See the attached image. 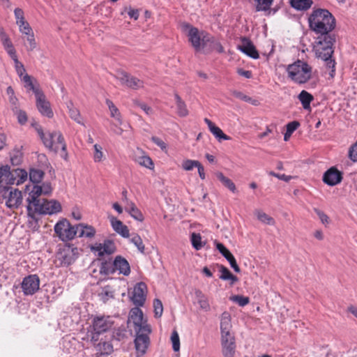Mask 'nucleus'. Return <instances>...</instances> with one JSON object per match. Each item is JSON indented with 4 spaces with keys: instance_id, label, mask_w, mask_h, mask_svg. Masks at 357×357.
<instances>
[{
    "instance_id": "1",
    "label": "nucleus",
    "mask_w": 357,
    "mask_h": 357,
    "mask_svg": "<svg viewBox=\"0 0 357 357\" xmlns=\"http://www.w3.org/2000/svg\"><path fill=\"white\" fill-rule=\"evenodd\" d=\"M53 190L49 181L42 183L41 185H33L26 198L28 202V215L33 218L34 213L52 215L61 211V204L55 200H40V195H50Z\"/></svg>"
},
{
    "instance_id": "2",
    "label": "nucleus",
    "mask_w": 357,
    "mask_h": 357,
    "mask_svg": "<svg viewBox=\"0 0 357 357\" xmlns=\"http://www.w3.org/2000/svg\"><path fill=\"white\" fill-rule=\"evenodd\" d=\"M220 333L223 356L234 357L236 344L235 334L233 331L231 316L229 312H223L220 316Z\"/></svg>"
},
{
    "instance_id": "3",
    "label": "nucleus",
    "mask_w": 357,
    "mask_h": 357,
    "mask_svg": "<svg viewBox=\"0 0 357 357\" xmlns=\"http://www.w3.org/2000/svg\"><path fill=\"white\" fill-rule=\"evenodd\" d=\"M334 42V36L330 33L320 34L317 38L314 45V50L317 57L326 62V67L331 70L329 75L331 77H333L335 73V60L332 59Z\"/></svg>"
},
{
    "instance_id": "4",
    "label": "nucleus",
    "mask_w": 357,
    "mask_h": 357,
    "mask_svg": "<svg viewBox=\"0 0 357 357\" xmlns=\"http://www.w3.org/2000/svg\"><path fill=\"white\" fill-rule=\"evenodd\" d=\"M288 79L293 83L303 85L314 79L316 70L307 61L297 59L291 64L285 66Z\"/></svg>"
},
{
    "instance_id": "5",
    "label": "nucleus",
    "mask_w": 357,
    "mask_h": 357,
    "mask_svg": "<svg viewBox=\"0 0 357 357\" xmlns=\"http://www.w3.org/2000/svg\"><path fill=\"white\" fill-rule=\"evenodd\" d=\"M309 26L317 34L330 33L335 28V19L326 9L314 10L309 18Z\"/></svg>"
},
{
    "instance_id": "6",
    "label": "nucleus",
    "mask_w": 357,
    "mask_h": 357,
    "mask_svg": "<svg viewBox=\"0 0 357 357\" xmlns=\"http://www.w3.org/2000/svg\"><path fill=\"white\" fill-rule=\"evenodd\" d=\"M36 131L47 148L55 152L61 149L65 154L64 158L66 159V145L61 132H54L45 133L41 127L36 128Z\"/></svg>"
},
{
    "instance_id": "7",
    "label": "nucleus",
    "mask_w": 357,
    "mask_h": 357,
    "mask_svg": "<svg viewBox=\"0 0 357 357\" xmlns=\"http://www.w3.org/2000/svg\"><path fill=\"white\" fill-rule=\"evenodd\" d=\"M3 202L10 209L19 208L22 204V195L21 191L13 188H4L1 191Z\"/></svg>"
},
{
    "instance_id": "8",
    "label": "nucleus",
    "mask_w": 357,
    "mask_h": 357,
    "mask_svg": "<svg viewBox=\"0 0 357 357\" xmlns=\"http://www.w3.org/2000/svg\"><path fill=\"white\" fill-rule=\"evenodd\" d=\"M182 31L185 33L188 40L196 51H199L203 47V36H208L204 31H199L197 28L188 23L181 25Z\"/></svg>"
},
{
    "instance_id": "9",
    "label": "nucleus",
    "mask_w": 357,
    "mask_h": 357,
    "mask_svg": "<svg viewBox=\"0 0 357 357\" xmlns=\"http://www.w3.org/2000/svg\"><path fill=\"white\" fill-rule=\"evenodd\" d=\"M54 229L58 237L63 241L72 240L76 236V226L71 225L66 219L59 220L54 225Z\"/></svg>"
},
{
    "instance_id": "10",
    "label": "nucleus",
    "mask_w": 357,
    "mask_h": 357,
    "mask_svg": "<svg viewBox=\"0 0 357 357\" xmlns=\"http://www.w3.org/2000/svg\"><path fill=\"white\" fill-rule=\"evenodd\" d=\"M36 106L38 111L43 116L48 119H52L54 116L51 104L47 100L43 91L36 92Z\"/></svg>"
},
{
    "instance_id": "11",
    "label": "nucleus",
    "mask_w": 357,
    "mask_h": 357,
    "mask_svg": "<svg viewBox=\"0 0 357 357\" xmlns=\"http://www.w3.org/2000/svg\"><path fill=\"white\" fill-rule=\"evenodd\" d=\"M116 77L120 82L121 84L132 89L137 90L144 86L143 81L131 76L126 72H119Z\"/></svg>"
},
{
    "instance_id": "12",
    "label": "nucleus",
    "mask_w": 357,
    "mask_h": 357,
    "mask_svg": "<svg viewBox=\"0 0 357 357\" xmlns=\"http://www.w3.org/2000/svg\"><path fill=\"white\" fill-rule=\"evenodd\" d=\"M130 320L135 324V331L141 330L146 332H151V328L146 321L144 320L143 312L137 306L132 308L130 312Z\"/></svg>"
},
{
    "instance_id": "13",
    "label": "nucleus",
    "mask_w": 357,
    "mask_h": 357,
    "mask_svg": "<svg viewBox=\"0 0 357 357\" xmlns=\"http://www.w3.org/2000/svg\"><path fill=\"white\" fill-rule=\"evenodd\" d=\"M132 158L135 162L150 170H153L155 165L152 159L148 154L142 149L137 148L133 151Z\"/></svg>"
},
{
    "instance_id": "14",
    "label": "nucleus",
    "mask_w": 357,
    "mask_h": 357,
    "mask_svg": "<svg viewBox=\"0 0 357 357\" xmlns=\"http://www.w3.org/2000/svg\"><path fill=\"white\" fill-rule=\"evenodd\" d=\"M147 287L145 283L139 282L133 288L130 299L136 306H142L146 301Z\"/></svg>"
},
{
    "instance_id": "15",
    "label": "nucleus",
    "mask_w": 357,
    "mask_h": 357,
    "mask_svg": "<svg viewBox=\"0 0 357 357\" xmlns=\"http://www.w3.org/2000/svg\"><path fill=\"white\" fill-rule=\"evenodd\" d=\"M136 333L137 335L135 340V344L137 356H143L146 353L149 344V334L151 332L137 330Z\"/></svg>"
},
{
    "instance_id": "16",
    "label": "nucleus",
    "mask_w": 357,
    "mask_h": 357,
    "mask_svg": "<svg viewBox=\"0 0 357 357\" xmlns=\"http://www.w3.org/2000/svg\"><path fill=\"white\" fill-rule=\"evenodd\" d=\"M91 250L99 257L112 255L116 251L115 243L110 240L105 241L102 243H95L90 247Z\"/></svg>"
},
{
    "instance_id": "17",
    "label": "nucleus",
    "mask_w": 357,
    "mask_h": 357,
    "mask_svg": "<svg viewBox=\"0 0 357 357\" xmlns=\"http://www.w3.org/2000/svg\"><path fill=\"white\" fill-rule=\"evenodd\" d=\"M40 280L36 275H30L23 279L22 289L25 295H32L39 289Z\"/></svg>"
},
{
    "instance_id": "18",
    "label": "nucleus",
    "mask_w": 357,
    "mask_h": 357,
    "mask_svg": "<svg viewBox=\"0 0 357 357\" xmlns=\"http://www.w3.org/2000/svg\"><path fill=\"white\" fill-rule=\"evenodd\" d=\"M110 317H96L93 321V328L96 333L101 334L109 331L113 326Z\"/></svg>"
},
{
    "instance_id": "19",
    "label": "nucleus",
    "mask_w": 357,
    "mask_h": 357,
    "mask_svg": "<svg viewBox=\"0 0 357 357\" xmlns=\"http://www.w3.org/2000/svg\"><path fill=\"white\" fill-rule=\"evenodd\" d=\"M78 255V250L76 248L66 247L59 253V259L62 266H69L72 264Z\"/></svg>"
},
{
    "instance_id": "20",
    "label": "nucleus",
    "mask_w": 357,
    "mask_h": 357,
    "mask_svg": "<svg viewBox=\"0 0 357 357\" xmlns=\"http://www.w3.org/2000/svg\"><path fill=\"white\" fill-rule=\"evenodd\" d=\"M15 178L10 172L8 165H3L0 167V187L8 188L7 185L14 184Z\"/></svg>"
},
{
    "instance_id": "21",
    "label": "nucleus",
    "mask_w": 357,
    "mask_h": 357,
    "mask_svg": "<svg viewBox=\"0 0 357 357\" xmlns=\"http://www.w3.org/2000/svg\"><path fill=\"white\" fill-rule=\"evenodd\" d=\"M194 304L197 305L199 308L206 312L211 311V304L208 298L200 289H195L194 291Z\"/></svg>"
},
{
    "instance_id": "22",
    "label": "nucleus",
    "mask_w": 357,
    "mask_h": 357,
    "mask_svg": "<svg viewBox=\"0 0 357 357\" xmlns=\"http://www.w3.org/2000/svg\"><path fill=\"white\" fill-rule=\"evenodd\" d=\"M238 50L248 56L257 59L259 55L251 40L247 38H241V44L238 47Z\"/></svg>"
},
{
    "instance_id": "23",
    "label": "nucleus",
    "mask_w": 357,
    "mask_h": 357,
    "mask_svg": "<svg viewBox=\"0 0 357 357\" xmlns=\"http://www.w3.org/2000/svg\"><path fill=\"white\" fill-rule=\"evenodd\" d=\"M114 271H118L119 274L127 276L130 273V267L128 261L121 256H116L113 261Z\"/></svg>"
},
{
    "instance_id": "24",
    "label": "nucleus",
    "mask_w": 357,
    "mask_h": 357,
    "mask_svg": "<svg viewBox=\"0 0 357 357\" xmlns=\"http://www.w3.org/2000/svg\"><path fill=\"white\" fill-rule=\"evenodd\" d=\"M323 180L329 185H335L342 181V174L337 169L332 167L324 174Z\"/></svg>"
},
{
    "instance_id": "25",
    "label": "nucleus",
    "mask_w": 357,
    "mask_h": 357,
    "mask_svg": "<svg viewBox=\"0 0 357 357\" xmlns=\"http://www.w3.org/2000/svg\"><path fill=\"white\" fill-rule=\"evenodd\" d=\"M125 211L135 220L142 222L144 219L141 211L136 206L135 204L126 197Z\"/></svg>"
},
{
    "instance_id": "26",
    "label": "nucleus",
    "mask_w": 357,
    "mask_h": 357,
    "mask_svg": "<svg viewBox=\"0 0 357 357\" xmlns=\"http://www.w3.org/2000/svg\"><path fill=\"white\" fill-rule=\"evenodd\" d=\"M111 226L114 231L121 235L123 238H128L130 232L128 227L125 225L121 220L115 217L109 218Z\"/></svg>"
},
{
    "instance_id": "27",
    "label": "nucleus",
    "mask_w": 357,
    "mask_h": 357,
    "mask_svg": "<svg viewBox=\"0 0 357 357\" xmlns=\"http://www.w3.org/2000/svg\"><path fill=\"white\" fill-rule=\"evenodd\" d=\"M96 233V229L91 225L84 223H80L76 225V234H78V236L80 238L85 237L92 238L95 236Z\"/></svg>"
},
{
    "instance_id": "28",
    "label": "nucleus",
    "mask_w": 357,
    "mask_h": 357,
    "mask_svg": "<svg viewBox=\"0 0 357 357\" xmlns=\"http://www.w3.org/2000/svg\"><path fill=\"white\" fill-rule=\"evenodd\" d=\"M204 122L208 126L210 132L219 142H221L222 140L230 139V137L225 134L223 131L219 127L216 126L211 120L205 118Z\"/></svg>"
},
{
    "instance_id": "29",
    "label": "nucleus",
    "mask_w": 357,
    "mask_h": 357,
    "mask_svg": "<svg viewBox=\"0 0 357 357\" xmlns=\"http://www.w3.org/2000/svg\"><path fill=\"white\" fill-rule=\"evenodd\" d=\"M44 176V172L40 169H31L29 171V180L32 183L31 185H26V190L28 193L31 190V187L33 185H40L39 183L41 182Z\"/></svg>"
},
{
    "instance_id": "30",
    "label": "nucleus",
    "mask_w": 357,
    "mask_h": 357,
    "mask_svg": "<svg viewBox=\"0 0 357 357\" xmlns=\"http://www.w3.org/2000/svg\"><path fill=\"white\" fill-rule=\"evenodd\" d=\"M298 99L305 110L311 111L310 104L314 100V97L311 93L305 90H302L298 95Z\"/></svg>"
},
{
    "instance_id": "31",
    "label": "nucleus",
    "mask_w": 357,
    "mask_h": 357,
    "mask_svg": "<svg viewBox=\"0 0 357 357\" xmlns=\"http://www.w3.org/2000/svg\"><path fill=\"white\" fill-rule=\"evenodd\" d=\"M208 44L210 45L212 50H215L219 53L224 52V48L220 42L209 35L203 36V48Z\"/></svg>"
},
{
    "instance_id": "32",
    "label": "nucleus",
    "mask_w": 357,
    "mask_h": 357,
    "mask_svg": "<svg viewBox=\"0 0 357 357\" xmlns=\"http://www.w3.org/2000/svg\"><path fill=\"white\" fill-rule=\"evenodd\" d=\"M254 214L257 219L262 224L274 226L275 225V220L271 215L265 213L261 209H256L254 211Z\"/></svg>"
},
{
    "instance_id": "33",
    "label": "nucleus",
    "mask_w": 357,
    "mask_h": 357,
    "mask_svg": "<svg viewBox=\"0 0 357 357\" xmlns=\"http://www.w3.org/2000/svg\"><path fill=\"white\" fill-rule=\"evenodd\" d=\"M254 1L257 12H264L269 14L274 0H254Z\"/></svg>"
},
{
    "instance_id": "34",
    "label": "nucleus",
    "mask_w": 357,
    "mask_h": 357,
    "mask_svg": "<svg viewBox=\"0 0 357 357\" xmlns=\"http://www.w3.org/2000/svg\"><path fill=\"white\" fill-rule=\"evenodd\" d=\"M67 107L68 109V113L72 119L76 121L77 123L84 125L82 118L77 108L74 106L72 101L67 102Z\"/></svg>"
},
{
    "instance_id": "35",
    "label": "nucleus",
    "mask_w": 357,
    "mask_h": 357,
    "mask_svg": "<svg viewBox=\"0 0 357 357\" xmlns=\"http://www.w3.org/2000/svg\"><path fill=\"white\" fill-rule=\"evenodd\" d=\"M105 102L109 110L111 117L114 118L119 125H122L123 121L119 109L114 105L113 102L109 99H107Z\"/></svg>"
},
{
    "instance_id": "36",
    "label": "nucleus",
    "mask_w": 357,
    "mask_h": 357,
    "mask_svg": "<svg viewBox=\"0 0 357 357\" xmlns=\"http://www.w3.org/2000/svg\"><path fill=\"white\" fill-rule=\"evenodd\" d=\"M215 175L218 179L230 191L234 193L236 192V185L231 179L226 177L222 172H217Z\"/></svg>"
},
{
    "instance_id": "37",
    "label": "nucleus",
    "mask_w": 357,
    "mask_h": 357,
    "mask_svg": "<svg viewBox=\"0 0 357 357\" xmlns=\"http://www.w3.org/2000/svg\"><path fill=\"white\" fill-rule=\"evenodd\" d=\"M220 278L222 280H229L230 284H233L238 281L236 276L234 275L227 268L223 266L220 267Z\"/></svg>"
},
{
    "instance_id": "38",
    "label": "nucleus",
    "mask_w": 357,
    "mask_h": 357,
    "mask_svg": "<svg viewBox=\"0 0 357 357\" xmlns=\"http://www.w3.org/2000/svg\"><path fill=\"white\" fill-rule=\"evenodd\" d=\"M293 8L298 10H305L310 8L312 4V0H291Z\"/></svg>"
},
{
    "instance_id": "39",
    "label": "nucleus",
    "mask_w": 357,
    "mask_h": 357,
    "mask_svg": "<svg viewBox=\"0 0 357 357\" xmlns=\"http://www.w3.org/2000/svg\"><path fill=\"white\" fill-rule=\"evenodd\" d=\"M175 99L176 101L177 113L180 116H186L188 114V110L186 105L181 100L178 95H175Z\"/></svg>"
},
{
    "instance_id": "40",
    "label": "nucleus",
    "mask_w": 357,
    "mask_h": 357,
    "mask_svg": "<svg viewBox=\"0 0 357 357\" xmlns=\"http://www.w3.org/2000/svg\"><path fill=\"white\" fill-rule=\"evenodd\" d=\"M93 159L95 162H101L105 159V156L100 145L96 144L93 145Z\"/></svg>"
},
{
    "instance_id": "41",
    "label": "nucleus",
    "mask_w": 357,
    "mask_h": 357,
    "mask_svg": "<svg viewBox=\"0 0 357 357\" xmlns=\"http://www.w3.org/2000/svg\"><path fill=\"white\" fill-rule=\"evenodd\" d=\"M100 273L104 275H108L114 273V264L111 261H104L100 266Z\"/></svg>"
},
{
    "instance_id": "42",
    "label": "nucleus",
    "mask_w": 357,
    "mask_h": 357,
    "mask_svg": "<svg viewBox=\"0 0 357 357\" xmlns=\"http://www.w3.org/2000/svg\"><path fill=\"white\" fill-rule=\"evenodd\" d=\"M199 161L195 160L185 159L181 163V167L185 171H191L199 164Z\"/></svg>"
},
{
    "instance_id": "43",
    "label": "nucleus",
    "mask_w": 357,
    "mask_h": 357,
    "mask_svg": "<svg viewBox=\"0 0 357 357\" xmlns=\"http://www.w3.org/2000/svg\"><path fill=\"white\" fill-rule=\"evenodd\" d=\"M24 83V86L28 90H31L36 95V91H41L38 88H36L32 82L31 77L26 74L21 79Z\"/></svg>"
},
{
    "instance_id": "44",
    "label": "nucleus",
    "mask_w": 357,
    "mask_h": 357,
    "mask_svg": "<svg viewBox=\"0 0 357 357\" xmlns=\"http://www.w3.org/2000/svg\"><path fill=\"white\" fill-rule=\"evenodd\" d=\"M130 242L133 243L137 248V250L141 252L144 253L145 250V247L143 243L142 238L138 234H134L130 238Z\"/></svg>"
},
{
    "instance_id": "45",
    "label": "nucleus",
    "mask_w": 357,
    "mask_h": 357,
    "mask_svg": "<svg viewBox=\"0 0 357 357\" xmlns=\"http://www.w3.org/2000/svg\"><path fill=\"white\" fill-rule=\"evenodd\" d=\"M15 178H17L16 184L20 185L24 183L28 176L27 172L22 169H17L15 170Z\"/></svg>"
},
{
    "instance_id": "46",
    "label": "nucleus",
    "mask_w": 357,
    "mask_h": 357,
    "mask_svg": "<svg viewBox=\"0 0 357 357\" xmlns=\"http://www.w3.org/2000/svg\"><path fill=\"white\" fill-rule=\"evenodd\" d=\"M191 243H192L193 248L197 250H199L203 247L202 237L199 234H196V233L192 234Z\"/></svg>"
},
{
    "instance_id": "47",
    "label": "nucleus",
    "mask_w": 357,
    "mask_h": 357,
    "mask_svg": "<svg viewBox=\"0 0 357 357\" xmlns=\"http://www.w3.org/2000/svg\"><path fill=\"white\" fill-rule=\"evenodd\" d=\"M230 301L236 303L239 306L244 307L250 302V299L247 296L241 295H235L230 297Z\"/></svg>"
},
{
    "instance_id": "48",
    "label": "nucleus",
    "mask_w": 357,
    "mask_h": 357,
    "mask_svg": "<svg viewBox=\"0 0 357 357\" xmlns=\"http://www.w3.org/2000/svg\"><path fill=\"white\" fill-rule=\"evenodd\" d=\"M171 342L172 344V349L174 351L177 352L180 350V339L178 333L176 331H173L171 335Z\"/></svg>"
},
{
    "instance_id": "49",
    "label": "nucleus",
    "mask_w": 357,
    "mask_h": 357,
    "mask_svg": "<svg viewBox=\"0 0 357 357\" xmlns=\"http://www.w3.org/2000/svg\"><path fill=\"white\" fill-rule=\"evenodd\" d=\"M26 36L27 46L26 49L28 51H33L36 47V42L34 37L33 31L28 33Z\"/></svg>"
},
{
    "instance_id": "50",
    "label": "nucleus",
    "mask_w": 357,
    "mask_h": 357,
    "mask_svg": "<svg viewBox=\"0 0 357 357\" xmlns=\"http://www.w3.org/2000/svg\"><path fill=\"white\" fill-rule=\"evenodd\" d=\"M17 24L19 26L20 31L22 34L26 35L31 32H33V30L29 24L25 20L20 23H17Z\"/></svg>"
},
{
    "instance_id": "51",
    "label": "nucleus",
    "mask_w": 357,
    "mask_h": 357,
    "mask_svg": "<svg viewBox=\"0 0 357 357\" xmlns=\"http://www.w3.org/2000/svg\"><path fill=\"white\" fill-rule=\"evenodd\" d=\"M154 313L155 317H160L163 312V306L162 302L159 299L153 301Z\"/></svg>"
},
{
    "instance_id": "52",
    "label": "nucleus",
    "mask_w": 357,
    "mask_h": 357,
    "mask_svg": "<svg viewBox=\"0 0 357 357\" xmlns=\"http://www.w3.org/2000/svg\"><path fill=\"white\" fill-rule=\"evenodd\" d=\"M14 64L16 73L22 79V77L26 74L24 66L18 59L14 61Z\"/></svg>"
},
{
    "instance_id": "53",
    "label": "nucleus",
    "mask_w": 357,
    "mask_h": 357,
    "mask_svg": "<svg viewBox=\"0 0 357 357\" xmlns=\"http://www.w3.org/2000/svg\"><path fill=\"white\" fill-rule=\"evenodd\" d=\"M0 39L4 49L10 47V45H13V43L8 36L3 30L0 31Z\"/></svg>"
},
{
    "instance_id": "54",
    "label": "nucleus",
    "mask_w": 357,
    "mask_h": 357,
    "mask_svg": "<svg viewBox=\"0 0 357 357\" xmlns=\"http://www.w3.org/2000/svg\"><path fill=\"white\" fill-rule=\"evenodd\" d=\"M349 158L353 162H357V140L349 149Z\"/></svg>"
},
{
    "instance_id": "55",
    "label": "nucleus",
    "mask_w": 357,
    "mask_h": 357,
    "mask_svg": "<svg viewBox=\"0 0 357 357\" xmlns=\"http://www.w3.org/2000/svg\"><path fill=\"white\" fill-rule=\"evenodd\" d=\"M314 211L322 224L326 225L329 223V218L325 213L317 208L314 209Z\"/></svg>"
},
{
    "instance_id": "56",
    "label": "nucleus",
    "mask_w": 357,
    "mask_h": 357,
    "mask_svg": "<svg viewBox=\"0 0 357 357\" xmlns=\"http://www.w3.org/2000/svg\"><path fill=\"white\" fill-rule=\"evenodd\" d=\"M14 14L16 20V24L20 23L25 20L24 11L21 8H15L14 10Z\"/></svg>"
},
{
    "instance_id": "57",
    "label": "nucleus",
    "mask_w": 357,
    "mask_h": 357,
    "mask_svg": "<svg viewBox=\"0 0 357 357\" xmlns=\"http://www.w3.org/2000/svg\"><path fill=\"white\" fill-rule=\"evenodd\" d=\"M151 140L154 144H155L158 146H159L162 151L166 150L167 144L160 138H159L158 137H152Z\"/></svg>"
},
{
    "instance_id": "58",
    "label": "nucleus",
    "mask_w": 357,
    "mask_h": 357,
    "mask_svg": "<svg viewBox=\"0 0 357 357\" xmlns=\"http://www.w3.org/2000/svg\"><path fill=\"white\" fill-rule=\"evenodd\" d=\"M5 50L6 51V52L10 56V58L13 59V61L18 59L17 54H16V51H15V49L13 45H10V47H6L5 49Z\"/></svg>"
},
{
    "instance_id": "59",
    "label": "nucleus",
    "mask_w": 357,
    "mask_h": 357,
    "mask_svg": "<svg viewBox=\"0 0 357 357\" xmlns=\"http://www.w3.org/2000/svg\"><path fill=\"white\" fill-rule=\"evenodd\" d=\"M299 126L300 123L298 121H291L287 125V131H288L289 133H293Z\"/></svg>"
},
{
    "instance_id": "60",
    "label": "nucleus",
    "mask_w": 357,
    "mask_h": 357,
    "mask_svg": "<svg viewBox=\"0 0 357 357\" xmlns=\"http://www.w3.org/2000/svg\"><path fill=\"white\" fill-rule=\"evenodd\" d=\"M227 260L229 261L231 267L234 270L235 272H236V273L240 272V268L238 266L236 259L234 258V256L231 257L230 258H229Z\"/></svg>"
},
{
    "instance_id": "61",
    "label": "nucleus",
    "mask_w": 357,
    "mask_h": 357,
    "mask_svg": "<svg viewBox=\"0 0 357 357\" xmlns=\"http://www.w3.org/2000/svg\"><path fill=\"white\" fill-rule=\"evenodd\" d=\"M138 107L142 109L147 115H151L153 114V109L151 107L148 106L145 103H138Z\"/></svg>"
},
{
    "instance_id": "62",
    "label": "nucleus",
    "mask_w": 357,
    "mask_h": 357,
    "mask_svg": "<svg viewBox=\"0 0 357 357\" xmlns=\"http://www.w3.org/2000/svg\"><path fill=\"white\" fill-rule=\"evenodd\" d=\"M17 120L20 124H24L27 121L26 113L23 111H20L17 113Z\"/></svg>"
},
{
    "instance_id": "63",
    "label": "nucleus",
    "mask_w": 357,
    "mask_h": 357,
    "mask_svg": "<svg viewBox=\"0 0 357 357\" xmlns=\"http://www.w3.org/2000/svg\"><path fill=\"white\" fill-rule=\"evenodd\" d=\"M237 73L239 75L243 76L245 78L250 79L252 77V72L250 70H245L243 69H238Z\"/></svg>"
},
{
    "instance_id": "64",
    "label": "nucleus",
    "mask_w": 357,
    "mask_h": 357,
    "mask_svg": "<svg viewBox=\"0 0 357 357\" xmlns=\"http://www.w3.org/2000/svg\"><path fill=\"white\" fill-rule=\"evenodd\" d=\"M102 348H103V353L105 354H109L112 353L113 351V347L109 342H104L102 344Z\"/></svg>"
}]
</instances>
